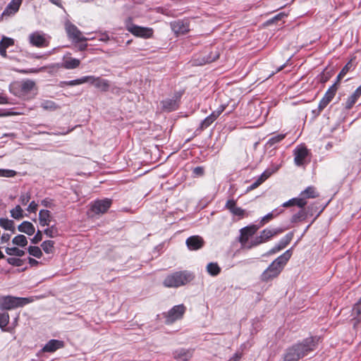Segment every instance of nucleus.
Here are the masks:
<instances>
[{
    "label": "nucleus",
    "instance_id": "13",
    "mask_svg": "<svg viewBox=\"0 0 361 361\" xmlns=\"http://www.w3.org/2000/svg\"><path fill=\"white\" fill-rule=\"evenodd\" d=\"M225 208L228 209L233 215L243 219L247 216L245 210L236 206V200L233 199L228 200L225 204Z\"/></svg>",
    "mask_w": 361,
    "mask_h": 361
},
{
    "label": "nucleus",
    "instance_id": "2",
    "mask_svg": "<svg viewBox=\"0 0 361 361\" xmlns=\"http://www.w3.org/2000/svg\"><path fill=\"white\" fill-rule=\"evenodd\" d=\"M293 255L292 248L287 250L282 255L275 259L260 275L262 282H269L277 277L283 271L284 267Z\"/></svg>",
    "mask_w": 361,
    "mask_h": 361
},
{
    "label": "nucleus",
    "instance_id": "44",
    "mask_svg": "<svg viewBox=\"0 0 361 361\" xmlns=\"http://www.w3.org/2000/svg\"><path fill=\"white\" fill-rule=\"evenodd\" d=\"M219 56V54L217 52H215V54L213 56H208L207 58H204L201 62H200V65L205 64V63H209L214 61H216Z\"/></svg>",
    "mask_w": 361,
    "mask_h": 361
},
{
    "label": "nucleus",
    "instance_id": "41",
    "mask_svg": "<svg viewBox=\"0 0 361 361\" xmlns=\"http://www.w3.org/2000/svg\"><path fill=\"white\" fill-rule=\"evenodd\" d=\"M44 233L49 238H54L58 235V230L54 226H51V227L46 228L44 231Z\"/></svg>",
    "mask_w": 361,
    "mask_h": 361
},
{
    "label": "nucleus",
    "instance_id": "29",
    "mask_svg": "<svg viewBox=\"0 0 361 361\" xmlns=\"http://www.w3.org/2000/svg\"><path fill=\"white\" fill-rule=\"evenodd\" d=\"M9 322V314L7 312L0 313V328L4 331H11L10 328L6 329Z\"/></svg>",
    "mask_w": 361,
    "mask_h": 361
},
{
    "label": "nucleus",
    "instance_id": "3",
    "mask_svg": "<svg viewBox=\"0 0 361 361\" xmlns=\"http://www.w3.org/2000/svg\"><path fill=\"white\" fill-rule=\"evenodd\" d=\"M319 196V194L317 191L316 188L314 186H309L302 191L298 197H294L287 202H285L283 203L282 206L283 207H290L293 206L305 207L307 204L308 199L317 198Z\"/></svg>",
    "mask_w": 361,
    "mask_h": 361
},
{
    "label": "nucleus",
    "instance_id": "60",
    "mask_svg": "<svg viewBox=\"0 0 361 361\" xmlns=\"http://www.w3.org/2000/svg\"><path fill=\"white\" fill-rule=\"evenodd\" d=\"M172 30L176 33L178 34L180 32V25L178 23L173 22L171 23Z\"/></svg>",
    "mask_w": 361,
    "mask_h": 361
},
{
    "label": "nucleus",
    "instance_id": "16",
    "mask_svg": "<svg viewBox=\"0 0 361 361\" xmlns=\"http://www.w3.org/2000/svg\"><path fill=\"white\" fill-rule=\"evenodd\" d=\"M300 209L295 214H294L290 218V222L292 224H298L306 220L307 216H312V213H310V207L307 209L305 207H299Z\"/></svg>",
    "mask_w": 361,
    "mask_h": 361
},
{
    "label": "nucleus",
    "instance_id": "45",
    "mask_svg": "<svg viewBox=\"0 0 361 361\" xmlns=\"http://www.w3.org/2000/svg\"><path fill=\"white\" fill-rule=\"evenodd\" d=\"M357 101V99L351 94L345 102V108L348 110L351 109Z\"/></svg>",
    "mask_w": 361,
    "mask_h": 361
},
{
    "label": "nucleus",
    "instance_id": "59",
    "mask_svg": "<svg viewBox=\"0 0 361 361\" xmlns=\"http://www.w3.org/2000/svg\"><path fill=\"white\" fill-rule=\"evenodd\" d=\"M261 184H262L258 179H257L252 184H251L248 188L247 190H252L258 188Z\"/></svg>",
    "mask_w": 361,
    "mask_h": 361
},
{
    "label": "nucleus",
    "instance_id": "39",
    "mask_svg": "<svg viewBox=\"0 0 361 361\" xmlns=\"http://www.w3.org/2000/svg\"><path fill=\"white\" fill-rule=\"evenodd\" d=\"M87 82V76H83L80 78L66 81L64 84L68 86L78 85Z\"/></svg>",
    "mask_w": 361,
    "mask_h": 361
},
{
    "label": "nucleus",
    "instance_id": "64",
    "mask_svg": "<svg viewBox=\"0 0 361 361\" xmlns=\"http://www.w3.org/2000/svg\"><path fill=\"white\" fill-rule=\"evenodd\" d=\"M11 238V235L8 233H4L1 237V241L2 243H7Z\"/></svg>",
    "mask_w": 361,
    "mask_h": 361
},
{
    "label": "nucleus",
    "instance_id": "51",
    "mask_svg": "<svg viewBox=\"0 0 361 361\" xmlns=\"http://www.w3.org/2000/svg\"><path fill=\"white\" fill-rule=\"evenodd\" d=\"M271 172L270 171L266 170L264 171L261 176L257 178L262 183H263L267 179H268L271 175Z\"/></svg>",
    "mask_w": 361,
    "mask_h": 361
},
{
    "label": "nucleus",
    "instance_id": "15",
    "mask_svg": "<svg viewBox=\"0 0 361 361\" xmlns=\"http://www.w3.org/2000/svg\"><path fill=\"white\" fill-rule=\"evenodd\" d=\"M185 243L190 250H197L204 246V240L200 235H192L186 240Z\"/></svg>",
    "mask_w": 361,
    "mask_h": 361
},
{
    "label": "nucleus",
    "instance_id": "32",
    "mask_svg": "<svg viewBox=\"0 0 361 361\" xmlns=\"http://www.w3.org/2000/svg\"><path fill=\"white\" fill-rule=\"evenodd\" d=\"M6 253L8 255H14L17 257H23L25 252L24 250L19 249L17 247H12L6 248Z\"/></svg>",
    "mask_w": 361,
    "mask_h": 361
},
{
    "label": "nucleus",
    "instance_id": "50",
    "mask_svg": "<svg viewBox=\"0 0 361 361\" xmlns=\"http://www.w3.org/2000/svg\"><path fill=\"white\" fill-rule=\"evenodd\" d=\"M271 172L270 171L266 170L264 171L261 176L257 178L262 183H263L267 179H268L271 175Z\"/></svg>",
    "mask_w": 361,
    "mask_h": 361
},
{
    "label": "nucleus",
    "instance_id": "43",
    "mask_svg": "<svg viewBox=\"0 0 361 361\" xmlns=\"http://www.w3.org/2000/svg\"><path fill=\"white\" fill-rule=\"evenodd\" d=\"M204 174V166H197L195 167L192 171V175L195 178L202 177Z\"/></svg>",
    "mask_w": 361,
    "mask_h": 361
},
{
    "label": "nucleus",
    "instance_id": "9",
    "mask_svg": "<svg viewBox=\"0 0 361 361\" xmlns=\"http://www.w3.org/2000/svg\"><path fill=\"white\" fill-rule=\"evenodd\" d=\"M66 31L69 39L75 42H86L87 38L85 37L78 28L70 22L65 24Z\"/></svg>",
    "mask_w": 361,
    "mask_h": 361
},
{
    "label": "nucleus",
    "instance_id": "10",
    "mask_svg": "<svg viewBox=\"0 0 361 361\" xmlns=\"http://www.w3.org/2000/svg\"><path fill=\"white\" fill-rule=\"evenodd\" d=\"M294 163L298 166L305 164V159L309 155V151L304 145L298 146L293 151Z\"/></svg>",
    "mask_w": 361,
    "mask_h": 361
},
{
    "label": "nucleus",
    "instance_id": "46",
    "mask_svg": "<svg viewBox=\"0 0 361 361\" xmlns=\"http://www.w3.org/2000/svg\"><path fill=\"white\" fill-rule=\"evenodd\" d=\"M337 91L338 88H336V85H331L329 87V89L326 90L324 94L333 99Z\"/></svg>",
    "mask_w": 361,
    "mask_h": 361
},
{
    "label": "nucleus",
    "instance_id": "57",
    "mask_svg": "<svg viewBox=\"0 0 361 361\" xmlns=\"http://www.w3.org/2000/svg\"><path fill=\"white\" fill-rule=\"evenodd\" d=\"M190 30L189 23L188 20L182 21V35L188 32Z\"/></svg>",
    "mask_w": 361,
    "mask_h": 361
},
{
    "label": "nucleus",
    "instance_id": "11",
    "mask_svg": "<svg viewBox=\"0 0 361 361\" xmlns=\"http://www.w3.org/2000/svg\"><path fill=\"white\" fill-rule=\"evenodd\" d=\"M87 82L103 92L108 91L110 87L109 80L94 75H87Z\"/></svg>",
    "mask_w": 361,
    "mask_h": 361
},
{
    "label": "nucleus",
    "instance_id": "30",
    "mask_svg": "<svg viewBox=\"0 0 361 361\" xmlns=\"http://www.w3.org/2000/svg\"><path fill=\"white\" fill-rule=\"evenodd\" d=\"M27 239L24 235L19 234L12 240V243L16 246L25 247L27 245Z\"/></svg>",
    "mask_w": 361,
    "mask_h": 361
},
{
    "label": "nucleus",
    "instance_id": "33",
    "mask_svg": "<svg viewBox=\"0 0 361 361\" xmlns=\"http://www.w3.org/2000/svg\"><path fill=\"white\" fill-rule=\"evenodd\" d=\"M294 233L293 232H289L287 233L283 238L281 239L279 242L278 245L281 247L282 249H284L292 240L293 238Z\"/></svg>",
    "mask_w": 361,
    "mask_h": 361
},
{
    "label": "nucleus",
    "instance_id": "34",
    "mask_svg": "<svg viewBox=\"0 0 361 361\" xmlns=\"http://www.w3.org/2000/svg\"><path fill=\"white\" fill-rule=\"evenodd\" d=\"M207 269L208 273L212 276H216L221 271V269L218 264L213 262L209 263L207 264Z\"/></svg>",
    "mask_w": 361,
    "mask_h": 361
},
{
    "label": "nucleus",
    "instance_id": "12",
    "mask_svg": "<svg viewBox=\"0 0 361 361\" xmlns=\"http://www.w3.org/2000/svg\"><path fill=\"white\" fill-rule=\"evenodd\" d=\"M128 30L133 35L143 38H149L153 35V30L149 27L132 25L128 27Z\"/></svg>",
    "mask_w": 361,
    "mask_h": 361
},
{
    "label": "nucleus",
    "instance_id": "22",
    "mask_svg": "<svg viewBox=\"0 0 361 361\" xmlns=\"http://www.w3.org/2000/svg\"><path fill=\"white\" fill-rule=\"evenodd\" d=\"M18 231L21 233H24L27 234V235H32L35 232V228L34 225L27 221H25L22 222L18 226Z\"/></svg>",
    "mask_w": 361,
    "mask_h": 361
},
{
    "label": "nucleus",
    "instance_id": "40",
    "mask_svg": "<svg viewBox=\"0 0 361 361\" xmlns=\"http://www.w3.org/2000/svg\"><path fill=\"white\" fill-rule=\"evenodd\" d=\"M31 199V193L30 192H22L19 197V201L23 205H26Z\"/></svg>",
    "mask_w": 361,
    "mask_h": 361
},
{
    "label": "nucleus",
    "instance_id": "28",
    "mask_svg": "<svg viewBox=\"0 0 361 361\" xmlns=\"http://www.w3.org/2000/svg\"><path fill=\"white\" fill-rule=\"evenodd\" d=\"M0 226L4 228L5 230H8L11 231L12 233H15L16 229L14 222L12 220H10L8 219L1 218Z\"/></svg>",
    "mask_w": 361,
    "mask_h": 361
},
{
    "label": "nucleus",
    "instance_id": "58",
    "mask_svg": "<svg viewBox=\"0 0 361 361\" xmlns=\"http://www.w3.org/2000/svg\"><path fill=\"white\" fill-rule=\"evenodd\" d=\"M283 250L281 247H280L278 244L274 246L271 250H269L267 252V255H271L276 254Z\"/></svg>",
    "mask_w": 361,
    "mask_h": 361
},
{
    "label": "nucleus",
    "instance_id": "38",
    "mask_svg": "<svg viewBox=\"0 0 361 361\" xmlns=\"http://www.w3.org/2000/svg\"><path fill=\"white\" fill-rule=\"evenodd\" d=\"M27 252L30 255L38 259L41 258L43 255L42 250L37 246H30Z\"/></svg>",
    "mask_w": 361,
    "mask_h": 361
},
{
    "label": "nucleus",
    "instance_id": "8",
    "mask_svg": "<svg viewBox=\"0 0 361 361\" xmlns=\"http://www.w3.org/2000/svg\"><path fill=\"white\" fill-rule=\"evenodd\" d=\"M284 229L282 228H265L261 231L260 235L255 237L252 244L253 246H257L263 243L267 242L271 240L274 236L282 233Z\"/></svg>",
    "mask_w": 361,
    "mask_h": 361
},
{
    "label": "nucleus",
    "instance_id": "42",
    "mask_svg": "<svg viewBox=\"0 0 361 361\" xmlns=\"http://www.w3.org/2000/svg\"><path fill=\"white\" fill-rule=\"evenodd\" d=\"M16 173L14 170L0 169V177L11 178L14 177Z\"/></svg>",
    "mask_w": 361,
    "mask_h": 361
},
{
    "label": "nucleus",
    "instance_id": "52",
    "mask_svg": "<svg viewBox=\"0 0 361 361\" xmlns=\"http://www.w3.org/2000/svg\"><path fill=\"white\" fill-rule=\"evenodd\" d=\"M37 208H38V204L37 202H35V201H32L27 208V212H30V213H35L37 210Z\"/></svg>",
    "mask_w": 361,
    "mask_h": 361
},
{
    "label": "nucleus",
    "instance_id": "37",
    "mask_svg": "<svg viewBox=\"0 0 361 361\" xmlns=\"http://www.w3.org/2000/svg\"><path fill=\"white\" fill-rule=\"evenodd\" d=\"M11 216L15 219H20L23 217V210L20 205H17L11 210Z\"/></svg>",
    "mask_w": 361,
    "mask_h": 361
},
{
    "label": "nucleus",
    "instance_id": "36",
    "mask_svg": "<svg viewBox=\"0 0 361 361\" xmlns=\"http://www.w3.org/2000/svg\"><path fill=\"white\" fill-rule=\"evenodd\" d=\"M41 107L44 110L54 111L58 109L56 103L51 100H44L41 102Z\"/></svg>",
    "mask_w": 361,
    "mask_h": 361
},
{
    "label": "nucleus",
    "instance_id": "55",
    "mask_svg": "<svg viewBox=\"0 0 361 361\" xmlns=\"http://www.w3.org/2000/svg\"><path fill=\"white\" fill-rule=\"evenodd\" d=\"M353 65H352V60H350V61H348L343 67V68L341 69V71H340V73L344 75H345L350 70V68H352Z\"/></svg>",
    "mask_w": 361,
    "mask_h": 361
},
{
    "label": "nucleus",
    "instance_id": "20",
    "mask_svg": "<svg viewBox=\"0 0 361 361\" xmlns=\"http://www.w3.org/2000/svg\"><path fill=\"white\" fill-rule=\"evenodd\" d=\"M80 64V61L78 59L73 58L69 56L63 57L61 66L66 69L71 70L78 68Z\"/></svg>",
    "mask_w": 361,
    "mask_h": 361
},
{
    "label": "nucleus",
    "instance_id": "19",
    "mask_svg": "<svg viewBox=\"0 0 361 361\" xmlns=\"http://www.w3.org/2000/svg\"><path fill=\"white\" fill-rule=\"evenodd\" d=\"M63 347V342L59 340L51 339L42 349V352L53 353Z\"/></svg>",
    "mask_w": 361,
    "mask_h": 361
},
{
    "label": "nucleus",
    "instance_id": "48",
    "mask_svg": "<svg viewBox=\"0 0 361 361\" xmlns=\"http://www.w3.org/2000/svg\"><path fill=\"white\" fill-rule=\"evenodd\" d=\"M288 14L285 12H281L276 15L274 17H273L271 19L269 20V23H274L278 20H281L285 17H287Z\"/></svg>",
    "mask_w": 361,
    "mask_h": 361
},
{
    "label": "nucleus",
    "instance_id": "21",
    "mask_svg": "<svg viewBox=\"0 0 361 361\" xmlns=\"http://www.w3.org/2000/svg\"><path fill=\"white\" fill-rule=\"evenodd\" d=\"M180 317V305L174 306L166 316V322L171 324Z\"/></svg>",
    "mask_w": 361,
    "mask_h": 361
},
{
    "label": "nucleus",
    "instance_id": "61",
    "mask_svg": "<svg viewBox=\"0 0 361 361\" xmlns=\"http://www.w3.org/2000/svg\"><path fill=\"white\" fill-rule=\"evenodd\" d=\"M345 75L341 74V73H338V75H337L336 77V82L332 85H336V88L338 89L339 86H340V84H341V80H342V78L344 77Z\"/></svg>",
    "mask_w": 361,
    "mask_h": 361
},
{
    "label": "nucleus",
    "instance_id": "62",
    "mask_svg": "<svg viewBox=\"0 0 361 361\" xmlns=\"http://www.w3.org/2000/svg\"><path fill=\"white\" fill-rule=\"evenodd\" d=\"M42 204L45 207H52V201L50 199H44L42 201Z\"/></svg>",
    "mask_w": 361,
    "mask_h": 361
},
{
    "label": "nucleus",
    "instance_id": "49",
    "mask_svg": "<svg viewBox=\"0 0 361 361\" xmlns=\"http://www.w3.org/2000/svg\"><path fill=\"white\" fill-rule=\"evenodd\" d=\"M7 262L9 264L16 266V267H20L22 265V260L18 258L9 257L7 259Z\"/></svg>",
    "mask_w": 361,
    "mask_h": 361
},
{
    "label": "nucleus",
    "instance_id": "23",
    "mask_svg": "<svg viewBox=\"0 0 361 361\" xmlns=\"http://www.w3.org/2000/svg\"><path fill=\"white\" fill-rule=\"evenodd\" d=\"M161 109L165 111H172L178 108V104L176 100L166 99L161 102Z\"/></svg>",
    "mask_w": 361,
    "mask_h": 361
},
{
    "label": "nucleus",
    "instance_id": "35",
    "mask_svg": "<svg viewBox=\"0 0 361 361\" xmlns=\"http://www.w3.org/2000/svg\"><path fill=\"white\" fill-rule=\"evenodd\" d=\"M286 137V134H279L274 135L269 139L267 142V145L269 147L274 146V145L280 142Z\"/></svg>",
    "mask_w": 361,
    "mask_h": 361
},
{
    "label": "nucleus",
    "instance_id": "18",
    "mask_svg": "<svg viewBox=\"0 0 361 361\" xmlns=\"http://www.w3.org/2000/svg\"><path fill=\"white\" fill-rule=\"evenodd\" d=\"M23 0H11L4 11L2 16H12L17 13L19 10Z\"/></svg>",
    "mask_w": 361,
    "mask_h": 361
},
{
    "label": "nucleus",
    "instance_id": "24",
    "mask_svg": "<svg viewBox=\"0 0 361 361\" xmlns=\"http://www.w3.org/2000/svg\"><path fill=\"white\" fill-rule=\"evenodd\" d=\"M51 214L49 210L41 209L39 212V221L41 226H49L51 222Z\"/></svg>",
    "mask_w": 361,
    "mask_h": 361
},
{
    "label": "nucleus",
    "instance_id": "5",
    "mask_svg": "<svg viewBox=\"0 0 361 361\" xmlns=\"http://www.w3.org/2000/svg\"><path fill=\"white\" fill-rule=\"evenodd\" d=\"M32 300L27 298H18L11 295L3 296L0 298V310H12L18 307H23Z\"/></svg>",
    "mask_w": 361,
    "mask_h": 361
},
{
    "label": "nucleus",
    "instance_id": "56",
    "mask_svg": "<svg viewBox=\"0 0 361 361\" xmlns=\"http://www.w3.org/2000/svg\"><path fill=\"white\" fill-rule=\"evenodd\" d=\"M192 355V350H188L185 353H182V361L188 360Z\"/></svg>",
    "mask_w": 361,
    "mask_h": 361
},
{
    "label": "nucleus",
    "instance_id": "27",
    "mask_svg": "<svg viewBox=\"0 0 361 361\" xmlns=\"http://www.w3.org/2000/svg\"><path fill=\"white\" fill-rule=\"evenodd\" d=\"M281 212H282V211L277 212V210L276 209V210H274L271 212L267 214V215H265L264 216H263L261 219V220L259 221V225L258 226H259V228L263 226L264 225H265L266 224L269 223L272 219L276 218L277 216H279Z\"/></svg>",
    "mask_w": 361,
    "mask_h": 361
},
{
    "label": "nucleus",
    "instance_id": "17",
    "mask_svg": "<svg viewBox=\"0 0 361 361\" xmlns=\"http://www.w3.org/2000/svg\"><path fill=\"white\" fill-rule=\"evenodd\" d=\"M164 285L168 288L178 287L180 285V274L176 272L167 276L164 281Z\"/></svg>",
    "mask_w": 361,
    "mask_h": 361
},
{
    "label": "nucleus",
    "instance_id": "54",
    "mask_svg": "<svg viewBox=\"0 0 361 361\" xmlns=\"http://www.w3.org/2000/svg\"><path fill=\"white\" fill-rule=\"evenodd\" d=\"M353 312L357 315L360 316L361 314V298L359 301L355 304Z\"/></svg>",
    "mask_w": 361,
    "mask_h": 361
},
{
    "label": "nucleus",
    "instance_id": "14",
    "mask_svg": "<svg viewBox=\"0 0 361 361\" xmlns=\"http://www.w3.org/2000/svg\"><path fill=\"white\" fill-rule=\"evenodd\" d=\"M259 228V226L257 225H250L241 228L240 231L239 242L243 245L245 244L248 241L249 238L253 235Z\"/></svg>",
    "mask_w": 361,
    "mask_h": 361
},
{
    "label": "nucleus",
    "instance_id": "7",
    "mask_svg": "<svg viewBox=\"0 0 361 361\" xmlns=\"http://www.w3.org/2000/svg\"><path fill=\"white\" fill-rule=\"evenodd\" d=\"M111 204V200L108 198L97 200L92 202L90 204V216L93 217L94 215L105 214L110 208Z\"/></svg>",
    "mask_w": 361,
    "mask_h": 361
},
{
    "label": "nucleus",
    "instance_id": "6",
    "mask_svg": "<svg viewBox=\"0 0 361 361\" xmlns=\"http://www.w3.org/2000/svg\"><path fill=\"white\" fill-rule=\"evenodd\" d=\"M29 43L37 48H45L49 44L50 37L42 31H35L28 36Z\"/></svg>",
    "mask_w": 361,
    "mask_h": 361
},
{
    "label": "nucleus",
    "instance_id": "4",
    "mask_svg": "<svg viewBox=\"0 0 361 361\" xmlns=\"http://www.w3.org/2000/svg\"><path fill=\"white\" fill-rule=\"evenodd\" d=\"M10 90L13 94L19 97L25 98L27 97L30 93L36 90V85L33 80H24L13 83Z\"/></svg>",
    "mask_w": 361,
    "mask_h": 361
},
{
    "label": "nucleus",
    "instance_id": "25",
    "mask_svg": "<svg viewBox=\"0 0 361 361\" xmlns=\"http://www.w3.org/2000/svg\"><path fill=\"white\" fill-rule=\"evenodd\" d=\"M14 40L12 38L7 37H3L0 42V54L6 57V49L10 46L13 45Z\"/></svg>",
    "mask_w": 361,
    "mask_h": 361
},
{
    "label": "nucleus",
    "instance_id": "47",
    "mask_svg": "<svg viewBox=\"0 0 361 361\" xmlns=\"http://www.w3.org/2000/svg\"><path fill=\"white\" fill-rule=\"evenodd\" d=\"M214 121L210 118L209 116L206 117L201 123V128L206 129L212 125Z\"/></svg>",
    "mask_w": 361,
    "mask_h": 361
},
{
    "label": "nucleus",
    "instance_id": "63",
    "mask_svg": "<svg viewBox=\"0 0 361 361\" xmlns=\"http://www.w3.org/2000/svg\"><path fill=\"white\" fill-rule=\"evenodd\" d=\"M352 95L356 99H358L361 96V85L358 87L355 92L352 94Z\"/></svg>",
    "mask_w": 361,
    "mask_h": 361
},
{
    "label": "nucleus",
    "instance_id": "26",
    "mask_svg": "<svg viewBox=\"0 0 361 361\" xmlns=\"http://www.w3.org/2000/svg\"><path fill=\"white\" fill-rule=\"evenodd\" d=\"M331 101V98L324 94V97L320 100L317 109L312 110V114H314L316 116H319Z\"/></svg>",
    "mask_w": 361,
    "mask_h": 361
},
{
    "label": "nucleus",
    "instance_id": "1",
    "mask_svg": "<svg viewBox=\"0 0 361 361\" xmlns=\"http://www.w3.org/2000/svg\"><path fill=\"white\" fill-rule=\"evenodd\" d=\"M319 338L310 336L302 342L297 343L288 348L284 355V361H298L300 359L314 351L317 345Z\"/></svg>",
    "mask_w": 361,
    "mask_h": 361
},
{
    "label": "nucleus",
    "instance_id": "31",
    "mask_svg": "<svg viewBox=\"0 0 361 361\" xmlns=\"http://www.w3.org/2000/svg\"><path fill=\"white\" fill-rule=\"evenodd\" d=\"M44 252L47 254H51L54 251V242L53 240H45L41 244Z\"/></svg>",
    "mask_w": 361,
    "mask_h": 361
},
{
    "label": "nucleus",
    "instance_id": "53",
    "mask_svg": "<svg viewBox=\"0 0 361 361\" xmlns=\"http://www.w3.org/2000/svg\"><path fill=\"white\" fill-rule=\"evenodd\" d=\"M42 240V233L40 231H37L35 235L31 239V242L33 244H37Z\"/></svg>",
    "mask_w": 361,
    "mask_h": 361
}]
</instances>
